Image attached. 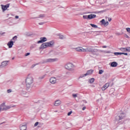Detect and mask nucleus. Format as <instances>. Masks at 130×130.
<instances>
[{"instance_id":"1","label":"nucleus","mask_w":130,"mask_h":130,"mask_svg":"<svg viewBox=\"0 0 130 130\" xmlns=\"http://www.w3.org/2000/svg\"><path fill=\"white\" fill-rule=\"evenodd\" d=\"M33 82H34V79L33 78V77H32V76L30 74L28 75L26 78L25 79V83L27 90L31 89Z\"/></svg>"},{"instance_id":"2","label":"nucleus","mask_w":130,"mask_h":130,"mask_svg":"<svg viewBox=\"0 0 130 130\" xmlns=\"http://www.w3.org/2000/svg\"><path fill=\"white\" fill-rule=\"evenodd\" d=\"M54 44V42L53 41H50L49 42L43 43L40 47V49H44L47 48V47H52L53 45Z\"/></svg>"},{"instance_id":"3","label":"nucleus","mask_w":130,"mask_h":130,"mask_svg":"<svg viewBox=\"0 0 130 130\" xmlns=\"http://www.w3.org/2000/svg\"><path fill=\"white\" fill-rule=\"evenodd\" d=\"M124 118H125V114L122 113L115 117V123H119V122H121L122 120L124 119Z\"/></svg>"},{"instance_id":"4","label":"nucleus","mask_w":130,"mask_h":130,"mask_svg":"<svg viewBox=\"0 0 130 130\" xmlns=\"http://www.w3.org/2000/svg\"><path fill=\"white\" fill-rule=\"evenodd\" d=\"M65 69L70 72H74L75 71V65L72 63H68L65 65Z\"/></svg>"},{"instance_id":"5","label":"nucleus","mask_w":130,"mask_h":130,"mask_svg":"<svg viewBox=\"0 0 130 130\" xmlns=\"http://www.w3.org/2000/svg\"><path fill=\"white\" fill-rule=\"evenodd\" d=\"M11 107L9 106H6V103H3L0 105V112L1 111H4V110H8V109H10Z\"/></svg>"},{"instance_id":"6","label":"nucleus","mask_w":130,"mask_h":130,"mask_svg":"<svg viewBox=\"0 0 130 130\" xmlns=\"http://www.w3.org/2000/svg\"><path fill=\"white\" fill-rule=\"evenodd\" d=\"M98 50L97 49H93L91 47H87L84 48V52H97Z\"/></svg>"},{"instance_id":"7","label":"nucleus","mask_w":130,"mask_h":130,"mask_svg":"<svg viewBox=\"0 0 130 130\" xmlns=\"http://www.w3.org/2000/svg\"><path fill=\"white\" fill-rule=\"evenodd\" d=\"M91 74H93V70H90L87 71V73L85 74H81L79 77V79L84 78L87 76H90Z\"/></svg>"},{"instance_id":"8","label":"nucleus","mask_w":130,"mask_h":130,"mask_svg":"<svg viewBox=\"0 0 130 130\" xmlns=\"http://www.w3.org/2000/svg\"><path fill=\"white\" fill-rule=\"evenodd\" d=\"M58 59L57 58H49L46 60V62H55V61H57Z\"/></svg>"},{"instance_id":"9","label":"nucleus","mask_w":130,"mask_h":130,"mask_svg":"<svg viewBox=\"0 0 130 130\" xmlns=\"http://www.w3.org/2000/svg\"><path fill=\"white\" fill-rule=\"evenodd\" d=\"M2 9L3 10V12H5V11H7L9 7H10V4H8L6 5H1Z\"/></svg>"},{"instance_id":"10","label":"nucleus","mask_w":130,"mask_h":130,"mask_svg":"<svg viewBox=\"0 0 130 130\" xmlns=\"http://www.w3.org/2000/svg\"><path fill=\"white\" fill-rule=\"evenodd\" d=\"M46 41H47V39L46 37H42L40 38V41H38V43H43Z\"/></svg>"},{"instance_id":"11","label":"nucleus","mask_w":130,"mask_h":130,"mask_svg":"<svg viewBox=\"0 0 130 130\" xmlns=\"http://www.w3.org/2000/svg\"><path fill=\"white\" fill-rule=\"evenodd\" d=\"M75 50L79 52H85L84 48L82 47H77L75 48Z\"/></svg>"},{"instance_id":"12","label":"nucleus","mask_w":130,"mask_h":130,"mask_svg":"<svg viewBox=\"0 0 130 130\" xmlns=\"http://www.w3.org/2000/svg\"><path fill=\"white\" fill-rule=\"evenodd\" d=\"M8 62H9V61H3L1 65L0 66V68H5V67H7V66L8 65Z\"/></svg>"},{"instance_id":"13","label":"nucleus","mask_w":130,"mask_h":130,"mask_svg":"<svg viewBox=\"0 0 130 130\" xmlns=\"http://www.w3.org/2000/svg\"><path fill=\"white\" fill-rule=\"evenodd\" d=\"M109 86H110L109 83H106L104 85H103V86L102 88V91H105V90H106V89H107V88H108Z\"/></svg>"},{"instance_id":"14","label":"nucleus","mask_w":130,"mask_h":130,"mask_svg":"<svg viewBox=\"0 0 130 130\" xmlns=\"http://www.w3.org/2000/svg\"><path fill=\"white\" fill-rule=\"evenodd\" d=\"M61 104V101L59 100H56L54 103V106H59Z\"/></svg>"},{"instance_id":"15","label":"nucleus","mask_w":130,"mask_h":130,"mask_svg":"<svg viewBox=\"0 0 130 130\" xmlns=\"http://www.w3.org/2000/svg\"><path fill=\"white\" fill-rule=\"evenodd\" d=\"M50 82L51 84H55L56 83V78H55V77H51L50 79Z\"/></svg>"},{"instance_id":"16","label":"nucleus","mask_w":130,"mask_h":130,"mask_svg":"<svg viewBox=\"0 0 130 130\" xmlns=\"http://www.w3.org/2000/svg\"><path fill=\"white\" fill-rule=\"evenodd\" d=\"M7 45L9 48H12L13 47V45H14V42L13 41H11L10 42H8Z\"/></svg>"},{"instance_id":"17","label":"nucleus","mask_w":130,"mask_h":130,"mask_svg":"<svg viewBox=\"0 0 130 130\" xmlns=\"http://www.w3.org/2000/svg\"><path fill=\"white\" fill-rule=\"evenodd\" d=\"M95 17L96 15L95 14H90L88 15V19H89V20H92V19H95Z\"/></svg>"},{"instance_id":"18","label":"nucleus","mask_w":130,"mask_h":130,"mask_svg":"<svg viewBox=\"0 0 130 130\" xmlns=\"http://www.w3.org/2000/svg\"><path fill=\"white\" fill-rule=\"evenodd\" d=\"M117 62L114 61L111 63V67L112 68H116V67H117Z\"/></svg>"},{"instance_id":"19","label":"nucleus","mask_w":130,"mask_h":130,"mask_svg":"<svg viewBox=\"0 0 130 130\" xmlns=\"http://www.w3.org/2000/svg\"><path fill=\"white\" fill-rule=\"evenodd\" d=\"M20 130H26L27 126L26 125H21L20 127Z\"/></svg>"},{"instance_id":"20","label":"nucleus","mask_w":130,"mask_h":130,"mask_svg":"<svg viewBox=\"0 0 130 130\" xmlns=\"http://www.w3.org/2000/svg\"><path fill=\"white\" fill-rule=\"evenodd\" d=\"M95 81V79H94L93 78L89 79L88 80V82L90 84H93V83H94Z\"/></svg>"},{"instance_id":"21","label":"nucleus","mask_w":130,"mask_h":130,"mask_svg":"<svg viewBox=\"0 0 130 130\" xmlns=\"http://www.w3.org/2000/svg\"><path fill=\"white\" fill-rule=\"evenodd\" d=\"M90 26H91V27H92V28H98V26H97L95 24H90Z\"/></svg>"},{"instance_id":"22","label":"nucleus","mask_w":130,"mask_h":130,"mask_svg":"<svg viewBox=\"0 0 130 130\" xmlns=\"http://www.w3.org/2000/svg\"><path fill=\"white\" fill-rule=\"evenodd\" d=\"M114 55H121L122 54V53L120 52H114Z\"/></svg>"},{"instance_id":"23","label":"nucleus","mask_w":130,"mask_h":130,"mask_svg":"<svg viewBox=\"0 0 130 130\" xmlns=\"http://www.w3.org/2000/svg\"><path fill=\"white\" fill-rule=\"evenodd\" d=\"M103 25L104 26L106 27V26H108V25H109V22H108V21H105V23H104Z\"/></svg>"},{"instance_id":"24","label":"nucleus","mask_w":130,"mask_h":130,"mask_svg":"<svg viewBox=\"0 0 130 130\" xmlns=\"http://www.w3.org/2000/svg\"><path fill=\"white\" fill-rule=\"evenodd\" d=\"M120 50H121V51L125 52L126 51V48H121Z\"/></svg>"},{"instance_id":"25","label":"nucleus","mask_w":130,"mask_h":130,"mask_svg":"<svg viewBox=\"0 0 130 130\" xmlns=\"http://www.w3.org/2000/svg\"><path fill=\"white\" fill-rule=\"evenodd\" d=\"M103 73H104V71H103L102 70H100L99 71V75H102L103 74Z\"/></svg>"},{"instance_id":"26","label":"nucleus","mask_w":130,"mask_h":130,"mask_svg":"<svg viewBox=\"0 0 130 130\" xmlns=\"http://www.w3.org/2000/svg\"><path fill=\"white\" fill-rule=\"evenodd\" d=\"M59 39H64V36L63 35H59Z\"/></svg>"},{"instance_id":"27","label":"nucleus","mask_w":130,"mask_h":130,"mask_svg":"<svg viewBox=\"0 0 130 130\" xmlns=\"http://www.w3.org/2000/svg\"><path fill=\"white\" fill-rule=\"evenodd\" d=\"M72 96L73 97V98H77V97H78V94L74 93L72 94Z\"/></svg>"},{"instance_id":"28","label":"nucleus","mask_w":130,"mask_h":130,"mask_svg":"<svg viewBox=\"0 0 130 130\" xmlns=\"http://www.w3.org/2000/svg\"><path fill=\"white\" fill-rule=\"evenodd\" d=\"M124 37H125V38H127V39H130L129 36H128V35H127L126 34L124 35Z\"/></svg>"},{"instance_id":"29","label":"nucleus","mask_w":130,"mask_h":130,"mask_svg":"<svg viewBox=\"0 0 130 130\" xmlns=\"http://www.w3.org/2000/svg\"><path fill=\"white\" fill-rule=\"evenodd\" d=\"M101 23H102V25H104V23H105V19H102L101 21H100Z\"/></svg>"},{"instance_id":"30","label":"nucleus","mask_w":130,"mask_h":130,"mask_svg":"<svg viewBox=\"0 0 130 130\" xmlns=\"http://www.w3.org/2000/svg\"><path fill=\"white\" fill-rule=\"evenodd\" d=\"M126 51H127V52H130V47H127L126 48Z\"/></svg>"},{"instance_id":"31","label":"nucleus","mask_w":130,"mask_h":130,"mask_svg":"<svg viewBox=\"0 0 130 130\" xmlns=\"http://www.w3.org/2000/svg\"><path fill=\"white\" fill-rule=\"evenodd\" d=\"M126 30L127 32L128 33H129V34H130V28L127 27V28H126Z\"/></svg>"},{"instance_id":"32","label":"nucleus","mask_w":130,"mask_h":130,"mask_svg":"<svg viewBox=\"0 0 130 130\" xmlns=\"http://www.w3.org/2000/svg\"><path fill=\"white\" fill-rule=\"evenodd\" d=\"M100 52H105L106 53H110V52H109V51L106 52V51H103V50H100Z\"/></svg>"},{"instance_id":"33","label":"nucleus","mask_w":130,"mask_h":130,"mask_svg":"<svg viewBox=\"0 0 130 130\" xmlns=\"http://www.w3.org/2000/svg\"><path fill=\"white\" fill-rule=\"evenodd\" d=\"M45 77V75H43L42 76L40 77L39 79L40 80H42V79H44Z\"/></svg>"},{"instance_id":"34","label":"nucleus","mask_w":130,"mask_h":130,"mask_svg":"<svg viewBox=\"0 0 130 130\" xmlns=\"http://www.w3.org/2000/svg\"><path fill=\"white\" fill-rule=\"evenodd\" d=\"M83 19H88V16H87V15H83Z\"/></svg>"},{"instance_id":"35","label":"nucleus","mask_w":130,"mask_h":130,"mask_svg":"<svg viewBox=\"0 0 130 130\" xmlns=\"http://www.w3.org/2000/svg\"><path fill=\"white\" fill-rule=\"evenodd\" d=\"M72 113H73L72 111H70L68 113V116H70V115H71L72 114Z\"/></svg>"},{"instance_id":"36","label":"nucleus","mask_w":130,"mask_h":130,"mask_svg":"<svg viewBox=\"0 0 130 130\" xmlns=\"http://www.w3.org/2000/svg\"><path fill=\"white\" fill-rule=\"evenodd\" d=\"M38 124H39V122H36L34 125V126H37V125H38Z\"/></svg>"},{"instance_id":"37","label":"nucleus","mask_w":130,"mask_h":130,"mask_svg":"<svg viewBox=\"0 0 130 130\" xmlns=\"http://www.w3.org/2000/svg\"><path fill=\"white\" fill-rule=\"evenodd\" d=\"M43 17H44V15H43V14H41V15L39 16V18H43Z\"/></svg>"},{"instance_id":"38","label":"nucleus","mask_w":130,"mask_h":130,"mask_svg":"<svg viewBox=\"0 0 130 130\" xmlns=\"http://www.w3.org/2000/svg\"><path fill=\"white\" fill-rule=\"evenodd\" d=\"M7 92H8V93H11V92H12V89H8V90H7Z\"/></svg>"},{"instance_id":"39","label":"nucleus","mask_w":130,"mask_h":130,"mask_svg":"<svg viewBox=\"0 0 130 130\" xmlns=\"http://www.w3.org/2000/svg\"><path fill=\"white\" fill-rule=\"evenodd\" d=\"M28 55H30V53H27L25 54V56H28Z\"/></svg>"},{"instance_id":"40","label":"nucleus","mask_w":130,"mask_h":130,"mask_svg":"<svg viewBox=\"0 0 130 130\" xmlns=\"http://www.w3.org/2000/svg\"><path fill=\"white\" fill-rule=\"evenodd\" d=\"M17 36H14L13 38V39H12V40H15V39H17Z\"/></svg>"},{"instance_id":"41","label":"nucleus","mask_w":130,"mask_h":130,"mask_svg":"<svg viewBox=\"0 0 130 130\" xmlns=\"http://www.w3.org/2000/svg\"><path fill=\"white\" fill-rule=\"evenodd\" d=\"M44 22H40L39 23V25H44Z\"/></svg>"},{"instance_id":"42","label":"nucleus","mask_w":130,"mask_h":130,"mask_svg":"<svg viewBox=\"0 0 130 130\" xmlns=\"http://www.w3.org/2000/svg\"><path fill=\"white\" fill-rule=\"evenodd\" d=\"M122 54H124V55H127V53H122Z\"/></svg>"},{"instance_id":"43","label":"nucleus","mask_w":130,"mask_h":130,"mask_svg":"<svg viewBox=\"0 0 130 130\" xmlns=\"http://www.w3.org/2000/svg\"><path fill=\"white\" fill-rule=\"evenodd\" d=\"M35 66H36V64H33V65L31 66L32 69H33V68H35Z\"/></svg>"},{"instance_id":"44","label":"nucleus","mask_w":130,"mask_h":130,"mask_svg":"<svg viewBox=\"0 0 130 130\" xmlns=\"http://www.w3.org/2000/svg\"><path fill=\"white\" fill-rule=\"evenodd\" d=\"M116 35L119 36L120 35V34L119 32L116 33Z\"/></svg>"},{"instance_id":"45","label":"nucleus","mask_w":130,"mask_h":130,"mask_svg":"<svg viewBox=\"0 0 130 130\" xmlns=\"http://www.w3.org/2000/svg\"><path fill=\"white\" fill-rule=\"evenodd\" d=\"M111 20H112L111 18H108L109 22H110L111 21Z\"/></svg>"},{"instance_id":"46","label":"nucleus","mask_w":130,"mask_h":130,"mask_svg":"<svg viewBox=\"0 0 130 130\" xmlns=\"http://www.w3.org/2000/svg\"><path fill=\"white\" fill-rule=\"evenodd\" d=\"M102 47H103V48H106V47H107V46H103Z\"/></svg>"},{"instance_id":"47","label":"nucleus","mask_w":130,"mask_h":130,"mask_svg":"<svg viewBox=\"0 0 130 130\" xmlns=\"http://www.w3.org/2000/svg\"><path fill=\"white\" fill-rule=\"evenodd\" d=\"M86 109V107H84L82 108V110H85Z\"/></svg>"},{"instance_id":"48","label":"nucleus","mask_w":130,"mask_h":130,"mask_svg":"<svg viewBox=\"0 0 130 130\" xmlns=\"http://www.w3.org/2000/svg\"><path fill=\"white\" fill-rule=\"evenodd\" d=\"M15 18H16V19H19V16H15Z\"/></svg>"},{"instance_id":"49","label":"nucleus","mask_w":130,"mask_h":130,"mask_svg":"<svg viewBox=\"0 0 130 130\" xmlns=\"http://www.w3.org/2000/svg\"><path fill=\"white\" fill-rule=\"evenodd\" d=\"M92 87H93V88H95V85H92Z\"/></svg>"},{"instance_id":"50","label":"nucleus","mask_w":130,"mask_h":130,"mask_svg":"<svg viewBox=\"0 0 130 130\" xmlns=\"http://www.w3.org/2000/svg\"><path fill=\"white\" fill-rule=\"evenodd\" d=\"M12 107H16V106H13Z\"/></svg>"},{"instance_id":"51","label":"nucleus","mask_w":130,"mask_h":130,"mask_svg":"<svg viewBox=\"0 0 130 130\" xmlns=\"http://www.w3.org/2000/svg\"><path fill=\"white\" fill-rule=\"evenodd\" d=\"M54 112H57V110L55 111Z\"/></svg>"},{"instance_id":"52","label":"nucleus","mask_w":130,"mask_h":130,"mask_svg":"<svg viewBox=\"0 0 130 130\" xmlns=\"http://www.w3.org/2000/svg\"><path fill=\"white\" fill-rule=\"evenodd\" d=\"M2 34H5V32H3Z\"/></svg>"}]
</instances>
